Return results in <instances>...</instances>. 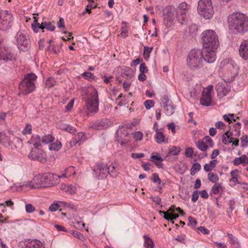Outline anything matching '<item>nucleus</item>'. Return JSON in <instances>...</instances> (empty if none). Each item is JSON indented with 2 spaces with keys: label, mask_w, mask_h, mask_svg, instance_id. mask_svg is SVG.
<instances>
[{
  "label": "nucleus",
  "mask_w": 248,
  "mask_h": 248,
  "mask_svg": "<svg viewBox=\"0 0 248 248\" xmlns=\"http://www.w3.org/2000/svg\"><path fill=\"white\" fill-rule=\"evenodd\" d=\"M227 23L229 31L233 34H243L248 31V16L239 12L228 16Z\"/></svg>",
  "instance_id": "1"
},
{
  "label": "nucleus",
  "mask_w": 248,
  "mask_h": 248,
  "mask_svg": "<svg viewBox=\"0 0 248 248\" xmlns=\"http://www.w3.org/2000/svg\"><path fill=\"white\" fill-rule=\"evenodd\" d=\"M37 76L33 73L25 75L19 84V92L18 95H26L34 91L35 89V82Z\"/></svg>",
  "instance_id": "2"
},
{
  "label": "nucleus",
  "mask_w": 248,
  "mask_h": 248,
  "mask_svg": "<svg viewBox=\"0 0 248 248\" xmlns=\"http://www.w3.org/2000/svg\"><path fill=\"white\" fill-rule=\"evenodd\" d=\"M86 108L89 113H96L98 111L99 100L97 90L91 86L88 88L85 99Z\"/></svg>",
  "instance_id": "3"
},
{
  "label": "nucleus",
  "mask_w": 248,
  "mask_h": 248,
  "mask_svg": "<svg viewBox=\"0 0 248 248\" xmlns=\"http://www.w3.org/2000/svg\"><path fill=\"white\" fill-rule=\"evenodd\" d=\"M53 174L50 173L36 175L31 181H30L31 188H38L50 186L53 184Z\"/></svg>",
  "instance_id": "4"
},
{
  "label": "nucleus",
  "mask_w": 248,
  "mask_h": 248,
  "mask_svg": "<svg viewBox=\"0 0 248 248\" xmlns=\"http://www.w3.org/2000/svg\"><path fill=\"white\" fill-rule=\"evenodd\" d=\"M201 35L203 47L217 48L219 46V41L218 37L214 31L211 30L205 31Z\"/></svg>",
  "instance_id": "5"
},
{
  "label": "nucleus",
  "mask_w": 248,
  "mask_h": 248,
  "mask_svg": "<svg viewBox=\"0 0 248 248\" xmlns=\"http://www.w3.org/2000/svg\"><path fill=\"white\" fill-rule=\"evenodd\" d=\"M197 10L200 15L205 19H210L214 14L211 0H200Z\"/></svg>",
  "instance_id": "6"
},
{
  "label": "nucleus",
  "mask_w": 248,
  "mask_h": 248,
  "mask_svg": "<svg viewBox=\"0 0 248 248\" xmlns=\"http://www.w3.org/2000/svg\"><path fill=\"white\" fill-rule=\"evenodd\" d=\"M203 62V54L200 49H192L188 54L187 62L191 68L198 67Z\"/></svg>",
  "instance_id": "7"
},
{
  "label": "nucleus",
  "mask_w": 248,
  "mask_h": 248,
  "mask_svg": "<svg viewBox=\"0 0 248 248\" xmlns=\"http://www.w3.org/2000/svg\"><path fill=\"white\" fill-rule=\"evenodd\" d=\"M12 14L7 10L0 12V30L6 31L10 29L13 24Z\"/></svg>",
  "instance_id": "8"
},
{
  "label": "nucleus",
  "mask_w": 248,
  "mask_h": 248,
  "mask_svg": "<svg viewBox=\"0 0 248 248\" xmlns=\"http://www.w3.org/2000/svg\"><path fill=\"white\" fill-rule=\"evenodd\" d=\"M189 6L185 2L180 3L176 10V15L178 21L181 24H186L187 22L186 14L188 10Z\"/></svg>",
  "instance_id": "9"
},
{
  "label": "nucleus",
  "mask_w": 248,
  "mask_h": 248,
  "mask_svg": "<svg viewBox=\"0 0 248 248\" xmlns=\"http://www.w3.org/2000/svg\"><path fill=\"white\" fill-rule=\"evenodd\" d=\"M213 91V86L212 85H210L207 87L203 89L202 97L200 99V103L202 105L209 107L212 105Z\"/></svg>",
  "instance_id": "10"
},
{
  "label": "nucleus",
  "mask_w": 248,
  "mask_h": 248,
  "mask_svg": "<svg viewBox=\"0 0 248 248\" xmlns=\"http://www.w3.org/2000/svg\"><path fill=\"white\" fill-rule=\"evenodd\" d=\"M16 38L17 46L20 50H25L30 46V40L27 33L19 31L16 35Z\"/></svg>",
  "instance_id": "11"
},
{
  "label": "nucleus",
  "mask_w": 248,
  "mask_h": 248,
  "mask_svg": "<svg viewBox=\"0 0 248 248\" xmlns=\"http://www.w3.org/2000/svg\"><path fill=\"white\" fill-rule=\"evenodd\" d=\"M176 10L174 7L168 6L164 10V22L167 26L171 25L176 15Z\"/></svg>",
  "instance_id": "12"
},
{
  "label": "nucleus",
  "mask_w": 248,
  "mask_h": 248,
  "mask_svg": "<svg viewBox=\"0 0 248 248\" xmlns=\"http://www.w3.org/2000/svg\"><path fill=\"white\" fill-rule=\"evenodd\" d=\"M110 168L105 164L101 163L97 165L96 169L93 170L94 176L98 179L106 178L110 173Z\"/></svg>",
  "instance_id": "13"
},
{
  "label": "nucleus",
  "mask_w": 248,
  "mask_h": 248,
  "mask_svg": "<svg viewBox=\"0 0 248 248\" xmlns=\"http://www.w3.org/2000/svg\"><path fill=\"white\" fill-rule=\"evenodd\" d=\"M29 158L37 160L41 163H45L46 161V157L45 152L38 148L32 149L28 155Z\"/></svg>",
  "instance_id": "14"
},
{
  "label": "nucleus",
  "mask_w": 248,
  "mask_h": 248,
  "mask_svg": "<svg viewBox=\"0 0 248 248\" xmlns=\"http://www.w3.org/2000/svg\"><path fill=\"white\" fill-rule=\"evenodd\" d=\"M217 48H211V47H203L202 51L203 60L208 63L214 62L216 59V50Z\"/></svg>",
  "instance_id": "15"
},
{
  "label": "nucleus",
  "mask_w": 248,
  "mask_h": 248,
  "mask_svg": "<svg viewBox=\"0 0 248 248\" xmlns=\"http://www.w3.org/2000/svg\"><path fill=\"white\" fill-rule=\"evenodd\" d=\"M217 97L221 99L231 91V87L226 83H218L216 86Z\"/></svg>",
  "instance_id": "16"
},
{
  "label": "nucleus",
  "mask_w": 248,
  "mask_h": 248,
  "mask_svg": "<svg viewBox=\"0 0 248 248\" xmlns=\"http://www.w3.org/2000/svg\"><path fill=\"white\" fill-rule=\"evenodd\" d=\"M112 123L108 119L101 120L99 121L95 122L92 124L90 127L96 130L106 129L111 125Z\"/></svg>",
  "instance_id": "17"
},
{
  "label": "nucleus",
  "mask_w": 248,
  "mask_h": 248,
  "mask_svg": "<svg viewBox=\"0 0 248 248\" xmlns=\"http://www.w3.org/2000/svg\"><path fill=\"white\" fill-rule=\"evenodd\" d=\"M240 56L245 60L248 59V41H243L240 46L239 49Z\"/></svg>",
  "instance_id": "18"
},
{
  "label": "nucleus",
  "mask_w": 248,
  "mask_h": 248,
  "mask_svg": "<svg viewBox=\"0 0 248 248\" xmlns=\"http://www.w3.org/2000/svg\"><path fill=\"white\" fill-rule=\"evenodd\" d=\"M86 139L85 134L83 132H79L75 136L74 139L71 140L70 143L71 146H76L77 144L80 145Z\"/></svg>",
  "instance_id": "19"
},
{
  "label": "nucleus",
  "mask_w": 248,
  "mask_h": 248,
  "mask_svg": "<svg viewBox=\"0 0 248 248\" xmlns=\"http://www.w3.org/2000/svg\"><path fill=\"white\" fill-rule=\"evenodd\" d=\"M196 146L203 153L199 155V157L201 158H203L207 156V153L206 151L208 148V145L202 140H199L196 143Z\"/></svg>",
  "instance_id": "20"
},
{
  "label": "nucleus",
  "mask_w": 248,
  "mask_h": 248,
  "mask_svg": "<svg viewBox=\"0 0 248 248\" xmlns=\"http://www.w3.org/2000/svg\"><path fill=\"white\" fill-rule=\"evenodd\" d=\"M13 55L4 48H0V59L5 61H11L14 59Z\"/></svg>",
  "instance_id": "21"
},
{
  "label": "nucleus",
  "mask_w": 248,
  "mask_h": 248,
  "mask_svg": "<svg viewBox=\"0 0 248 248\" xmlns=\"http://www.w3.org/2000/svg\"><path fill=\"white\" fill-rule=\"evenodd\" d=\"M23 187H31L30 181L24 182L22 183L15 184L12 186L11 188L14 192H16L21 191Z\"/></svg>",
  "instance_id": "22"
},
{
  "label": "nucleus",
  "mask_w": 248,
  "mask_h": 248,
  "mask_svg": "<svg viewBox=\"0 0 248 248\" xmlns=\"http://www.w3.org/2000/svg\"><path fill=\"white\" fill-rule=\"evenodd\" d=\"M227 236L232 248H241L240 244L237 238L230 233H227Z\"/></svg>",
  "instance_id": "23"
},
{
  "label": "nucleus",
  "mask_w": 248,
  "mask_h": 248,
  "mask_svg": "<svg viewBox=\"0 0 248 248\" xmlns=\"http://www.w3.org/2000/svg\"><path fill=\"white\" fill-rule=\"evenodd\" d=\"M233 163L234 165L237 166L240 164H242L244 166H245L248 164V157L246 155H243L239 157H235Z\"/></svg>",
  "instance_id": "24"
},
{
  "label": "nucleus",
  "mask_w": 248,
  "mask_h": 248,
  "mask_svg": "<svg viewBox=\"0 0 248 248\" xmlns=\"http://www.w3.org/2000/svg\"><path fill=\"white\" fill-rule=\"evenodd\" d=\"M159 214L160 215L163 214L164 215V218L168 221L170 220L172 224L174 223L173 220L176 219L179 217V215L168 213V211H160Z\"/></svg>",
  "instance_id": "25"
},
{
  "label": "nucleus",
  "mask_w": 248,
  "mask_h": 248,
  "mask_svg": "<svg viewBox=\"0 0 248 248\" xmlns=\"http://www.w3.org/2000/svg\"><path fill=\"white\" fill-rule=\"evenodd\" d=\"M22 248H45L43 245L38 241L23 243Z\"/></svg>",
  "instance_id": "26"
},
{
  "label": "nucleus",
  "mask_w": 248,
  "mask_h": 248,
  "mask_svg": "<svg viewBox=\"0 0 248 248\" xmlns=\"http://www.w3.org/2000/svg\"><path fill=\"white\" fill-rule=\"evenodd\" d=\"M42 139L38 135H32L31 140L28 141L29 144L33 145L34 148H38L41 145Z\"/></svg>",
  "instance_id": "27"
},
{
  "label": "nucleus",
  "mask_w": 248,
  "mask_h": 248,
  "mask_svg": "<svg viewBox=\"0 0 248 248\" xmlns=\"http://www.w3.org/2000/svg\"><path fill=\"white\" fill-rule=\"evenodd\" d=\"M144 238L143 247L144 248H155V245L153 240L146 234L143 236Z\"/></svg>",
  "instance_id": "28"
},
{
  "label": "nucleus",
  "mask_w": 248,
  "mask_h": 248,
  "mask_svg": "<svg viewBox=\"0 0 248 248\" xmlns=\"http://www.w3.org/2000/svg\"><path fill=\"white\" fill-rule=\"evenodd\" d=\"M0 143L5 147H8L12 145V141L10 138L3 133H0Z\"/></svg>",
  "instance_id": "29"
},
{
  "label": "nucleus",
  "mask_w": 248,
  "mask_h": 248,
  "mask_svg": "<svg viewBox=\"0 0 248 248\" xmlns=\"http://www.w3.org/2000/svg\"><path fill=\"white\" fill-rule=\"evenodd\" d=\"M224 191V188L222 184L219 183L215 184L212 187L211 192L215 195H221Z\"/></svg>",
  "instance_id": "30"
},
{
  "label": "nucleus",
  "mask_w": 248,
  "mask_h": 248,
  "mask_svg": "<svg viewBox=\"0 0 248 248\" xmlns=\"http://www.w3.org/2000/svg\"><path fill=\"white\" fill-rule=\"evenodd\" d=\"M131 93H129L127 96L123 95V93H121L117 98V100H121V101L118 103V105L123 106L127 104L129 101L128 98L131 96Z\"/></svg>",
  "instance_id": "31"
},
{
  "label": "nucleus",
  "mask_w": 248,
  "mask_h": 248,
  "mask_svg": "<svg viewBox=\"0 0 248 248\" xmlns=\"http://www.w3.org/2000/svg\"><path fill=\"white\" fill-rule=\"evenodd\" d=\"M217 160H212L209 163L204 165L203 169L206 172L211 171L217 165Z\"/></svg>",
  "instance_id": "32"
},
{
  "label": "nucleus",
  "mask_w": 248,
  "mask_h": 248,
  "mask_svg": "<svg viewBox=\"0 0 248 248\" xmlns=\"http://www.w3.org/2000/svg\"><path fill=\"white\" fill-rule=\"evenodd\" d=\"M152 160L154 162L155 164L158 168H162L163 167V164L162 162L163 161V159L160 156H158L157 155H152L151 157Z\"/></svg>",
  "instance_id": "33"
},
{
  "label": "nucleus",
  "mask_w": 248,
  "mask_h": 248,
  "mask_svg": "<svg viewBox=\"0 0 248 248\" xmlns=\"http://www.w3.org/2000/svg\"><path fill=\"white\" fill-rule=\"evenodd\" d=\"M60 128L62 130L67 131L70 134H75L77 132V129L73 126L66 124H62Z\"/></svg>",
  "instance_id": "34"
},
{
  "label": "nucleus",
  "mask_w": 248,
  "mask_h": 248,
  "mask_svg": "<svg viewBox=\"0 0 248 248\" xmlns=\"http://www.w3.org/2000/svg\"><path fill=\"white\" fill-rule=\"evenodd\" d=\"M46 29L47 31H53L55 30V26L51 22H42V30L44 32V30Z\"/></svg>",
  "instance_id": "35"
},
{
  "label": "nucleus",
  "mask_w": 248,
  "mask_h": 248,
  "mask_svg": "<svg viewBox=\"0 0 248 248\" xmlns=\"http://www.w3.org/2000/svg\"><path fill=\"white\" fill-rule=\"evenodd\" d=\"M62 144L59 140H56L55 142L50 144L49 145V149L51 151H57L61 149Z\"/></svg>",
  "instance_id": "36"
},
{
  "label": "nucleus",
  "mask_w": 248,
  "mask_h": 248,
  "mask_svg": "<svg viewBox=\"0 0 248 248\" xmlns=\"http://www.w3.org/2000/svg\"><path fill=\"white\" fill-rule=\"evenodd\" d=\"M155 138V139L156 142L159 144H161L165 142V136L160 130L156 132Z\"/></svg>",
  "instance_id": "37"
},
{
  "label": "nucleus",
  "mask_w": 248,
  "mask_h": 248,
  "mask_svg": "<svg viewBox=\"0 0 248 248\" xmlns=\"http://www.w3.org/2000/svg\"><path fill=\"white\" fill-rule=\"evenodd\" d=\"M54 138L50 134L45 135L42 139V142L44 144H48L53 142Z\"/></svg>",
  "instance_id": "38"
},
{
  "label": "nucleus",
  "mask_w": 248,
  "mask_h": 248,
  "mask_svg": "<svg viewBox=\"0 0 248 248\" xmlns=\"http://www.w3.org/2000/svg\"><path fill=\"white\" fill-rule=\"evenodd\" d=\"M166 110V114L168 116L171 115L175 111V107L172 105V103L168 104L166 107L164 108Z\"/></svg>",
  "instance_id": "39"
},
{
  "label": "nucleus",
  "mask_w": 248,
  "mask_h": 248,
  "mask_svg": "<svg viewBox=\"0 0 248 248\" xmlns=\"http://www.w3.org/2000/svg\"><path fill=\"white\" fill-rule=\"evenodd\" d=\"M34 24H32L31 27L32 28L33 31L35 33H37L38 32L39 29L42 30V23L40 24L37 22L38 19L36 18V17H34Z\"/></svg>",
  "instance_id": "40"
},
{
  "label": "nucleus",
  "mask_w": 248,
  "mask_h": 248,
  "mask_svg": "<svg viewBox=\"0 0 248 248\" xmlns=\"http://www.w3.org/2000/svg\"><path fill=\"white\" fill-rule=\"evenodd\" d=\"M201 169V166L200 163H196L193 164L192 167L190 170V174L194 175L198 171H200Z\"/></svg>",
  "instance_id": "41"
},
{
  "label": "nucleus",
  "mask_w": 248,
  "mask_h": 248,
  "mask_svg": "<svg viewBox=\"0 0 248 248\" xmlns=\"http://www.w3.org/2000/svg\"><path fill=\"white\" fill-rule=\"evenodd\" d=\"M208 179L209 181L217 184L219 180L218 176L213 172H209L208 174Z\"/></svg>",
  "instance_id": "42"
},
{
  "label": "nucleus",
  "mask_w": 248,
  "mask_h": 248,
  "mask_svg": "<svg viewBox=\"0 0 248 248\" xmlns=\"http://www.w3.org/2000/svg\"><path fill=\"white\" fill-rule=\"evenodd\" d=\"M128 127L122 126L121 127H119L116 134L117 135H119V134H121V137L124 135V136L126 137L128 135V133L126 132V129H127Z\"/></svg>",
  "instance_id": "43"
},
{
  "label": "nucleus",
  "mask_w": 248,
  "mask_h": 248,
  "mask_svg": "<svg viewBox=\"0 0 248 248\" xmlns=\"http://www.w3.org/2000/svg\"><path fill=\"white\" fill-rule=\"evenodd\" d=\"M32 133V126L30 124H26L25 128L22 130V133L25 135L27 134H31Z\"/></svg>",
  "instance_id": "44"
},
{
  "label": "nucleus",
  "mask_w": 248,
  "mask_h": 248,
  "mask_svg": "<svg viewBox=\"0 0 248 248\" xmlns=\"http://www.w3.org/2000/svg\"><path fill=\"white\" fill-rule=\"evenodd\" d=\"M161 100L163 108L166 107L168 104L171 103L168 97L166 95L162 96Z\"/></svg>",
  "instance_id": "45"
},
{
  "label": "nucleus",
  "mask_w": 248,
  "mask_h": 248,
  "mask_svg": "<svg viewBox=\"0 0 248 248\" xmlns=\"http://www.w3.org/2000/svg\"><path fill=\"white\" fill-rule=\"evenodd\" d=\"M224 120L230 124L232 121H235V119L234 118V114L229 113L228 114H225L223 116Z\"/></svg>",
  "instance_id": "46"
},
{
  "label": "nucleus",
  "mask_w": 248,
  "mask_h": 248,
  "mask_svg": "<svg viewBox=\"0 0 248 248\" xmlns=\"http://www.w3.org/2000/svg\"><path fill=\"white\" fill-rule=\"evenodd\" d=\"M47 50L49 52L53 53L55 54H58L60 53V50L59 48L58 47L57 48L55 46H52L51 45H49L47 47Z\"/></svg>",
  "instance_id": "47"
},
{
  "label": "nucleus",
  "mask_w": 248,
  "mask_h": 248,
  "mask_svg": "<svg viewBox=\"0 0 248 248\" xmlns=\"http://www.w3.org/2000/svg\"><path fill=\"white\" fill-rule=\"evenodd\" d=\"M180 152V149L179 148H177L175 146H173L170 150L169 154L170 155H177L179 154Z\"/></svg>",
  "instance_id": "48"
},
{
  "label": "nucleus",
  "mask_w": 248,
  "mask_h": 248,
  "mask_svg": "<svg viewBox=\"0 0 248 248\" xmlns=\"http://www.w3.org/2000/svg\"><path fill=\"white\" fill-rule=\"evenodd\" d=\"M82 76L85 79H88V80H93L94 79V75L89 72H86L83 73Z\"/></svg>",
  "instance_id": "49"
},
{
  "label": "nucleus",
  "mask_w": 248,
  "mask_h": 248,
  "mask_svg": "<svg viewBox=\"0 0 248 248\" xmlns=\"http://www.w3.org/2000/svg\"><path fill=\"white\" fill-rule=\"evenodd\" d=\"M74 226L78 229H83L85 224L81 221L75 220L73 222Z\"/></svg>",
  "instance_id": "50"
},
{
  "label": "nucleus",
  "mask_w": 248,
  "mask_h": 248,
  "mask_svg": "<svg viewBox=\"0 0 248 248\" xmlns=\"http://www.w3.org/2000/svg\"><path fill=\"white\" fill-rule=\"evenodd\" d=\"M145 108L147 109L151 108L154 106V102L152 100H146L144 103Z\"/></svg>",
  "instance_id": "51"
},
{
  "label": "nucleus",
  "mask_w": 248,
  "mask_h": 248,
  "mask_svg": "<svg viewBox=\"0 0 248 248\" xmlns=\"http://www.w3.org/2000/svg\"><path fill=\"white\" fill-rule=\"evenodd\" d=\"M25 210L27 213H31L35 211V207L30 203L27 204L25 206Z\"/></svg>",
  "instance_id": "52"
},
{
  "label": "nucleus",
  "mask_w": 248,
  "mask_h": 248,
  "mask_svg": "<svg viewBox=\"0 0 248 248\" xmlns=\"http://www.w3.org/2000/svg\"><path fill=\"white\" fill-rule=\"evenodd\" d=\"M46 84L48 87H51L55 84V80L53 78H49L47 79Z\"/></svg>",
  "instance_id": "53"
},
{
  "label": "nucleus",
  "mask_w": 248,
  "mask_h": 248,
  "mask_svg": "<svg viewBox=\"0 0 248 248\" xmlns=\"http://www.w3.org/2000/svg\"><path fill=\"white\" fill-rule=\"evenodd\" d=\"M167 211H168V213L173 212L174 211L178 212L180 214H182L183 213V210L180 207L177 208L174 205L171 206Z\"/></svg>",
  "instance_id": "54"
},
{
  "label": "nucleus",
  "mask_w": 248,
  "mask_h": 248,
  "mask_svg": "<svg viewBox=\"0 0 248 248\" xmlns=\"http://www.w3.org/2000/svg\"><path fill=\"white\" fill-rule=\"evenodd\" d=\"M185 155L187 157H192L193 154V150L192 148L188 147L185 150Z\"/></svg>",
  "instance_id": "55"
},
{
  "label": "nucleus",
  "mask_w": 248,
  "mask_h": 248,
  "mask_svg": "<svg viewBox=\"0 0 248 248\" xmlns=\"http://www.w3.org/2000/svg\"><path fill=\"white\" fill-rule=\"evenodd\" d=\"M140 73H146L148 72V68L145 63L142 62L140 66Z\"/></svg>",
  "instance_id": "56"
},
{
  "label": "nucleus",
  "mask_w": 248,
  "mask_h": 248,
  "mask_svg": "<svg viewBox=\"0 0 248 248\" xmlns=\"http://www.w3.org/2000/svg\"><path fill=\"white\" fill-rule=\"evenodd\" d=\"M134 138L136 140H141L143 138V134L140 131L136 132L134 134Z\"/></svg>",
  "instance_id": "57"
},
{
  "label": "nucleus",
  "mask_w": 248,
  "mask_h": 248,
  "mask_svg": "<svg viewBox=\"0 0 248 248\" xmlns=\"http://www.w3.org/2000/svg\"><path fill=\"white\" fill-rule=\"evenodd\" d=\"M72 234L75 237L80 240H83L84 239V236L81 233L78 231H73Z\"/></svg>",
  "instance_id": "58"
},
{
  "label": "nucleus",
  "mask_w": 248,
  "mask_h": 248,
  "mask_svg": "<svg viewBox=\"0 0 248 248\" xmlns=\"http://www.w3.org/2000/svg\"><path fill=\"white\" fill-rule=\"evenodd\" d=\"M152 181L155 183H158V184H161V180L159 178V176L157 174L154 173L153 174V177L152 178Z\"/></svg>",
  "instance_id": "59"
},
{
  "label": "nucleus",
  "mask_w": 248,
  "mask_h": 248,
  "mask_svg": "<svg viewBox=\"0 0 248 248\" xmlns=\"http://www.w3.org/2000/svg\"><path fill=\"white\" fill-rule=\"evenodd\" d=\"M216 128L219 129H224L226 127V125L222 121H218L215 123Z\"/></svg>",
  "instance_id": "60"
},
{
  "label": "nucleus",
  "mask_w": 248,
  "mask_h": 248,
  "mask_svg": "<svg viewBox=\"0 0 248 248\" xmlns=\"http://www.w3.org/2000/svg\"><path fill=\"white\" fill-rule=\"evenodd\" d=\"M196 220L192 217H188V224L190 225L192 227H194L197 224Z\"/></svg>",
  "instance_id": "61"
},
{
  "label": "nucleus",
  "mask_w": 248,
  "mask_h": 248,
  "mask_svg": "<svg viewBox=\"0 0 248 248\" xmlns=\"http://www.w3.org/2000/svg\"><path fill=\"white\" fill-rule=\"evenodd\" d=\"M199 198V193L197 190L193 192L192 195L191 201L193 202H195Z\"/></svg>",
  "instance_id": "62"
},
{
  "label": "nucleus",
  "mask_w": 248,
  "mask_h": 248,
  "mask_svg": "<svg viewBox=\"0 0 248 248\" xmlns=\"http://www.w3.org/2000/svg\"><path fill=\"white\" fill-rule=\"evenodd\" d=\"M198 230L203 234H208L210 232L209 230L203 226L199 227Z\"/></svg>",
  "instance_id": "63"
},
{
  "label": "nucleus",
  "mask_w": 248,
  "mask_h": 248,
  "mask_svg": "<svg viewBox=\"0 0 248 248\" xmlns=\"http://www.w3.org/2000/svg\"><path fill=\"white\" fill-rule=\"evenodd\" d=\"M128 30L126 27L122 28V32L121 33V36L123 38H125L127 36Z\"/></svg>",
  "instance_id": "64"
}]
</instances>
